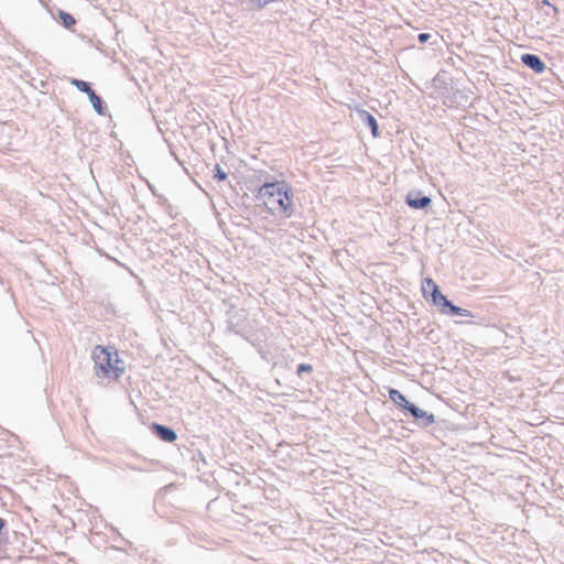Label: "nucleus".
Returning a JSON list of instances; mask_svg holds the SVG:
<instances>
[{"mask_svg":"<svg viewBox=\"0 0 564 564\" xmlns=\"http://www.w3.org/2000/svg\"><path fill=\"white\" fill-rule=\"evenodd\" d=\"M416 421H419L420 425L426 427L434 423V415L427 413L426 411L420 409L415 404L411 403L406 410Z\"/></svg>","mask_w":564,"mask_h":564,"instance_id":"4","label":"nucleus"},{"mask_svg":"<svg viewBox=\"0 0 564 564\" xmlns=\"http://www.w3.org/2000/svg\"><path fill=\"white\" fill-rule=\"evenodd\" d=\"M389 398L395 405L404 410H408L409 404H411V402H409L406 398L397 389H390Z\"/></svg>","mask_w":564,"mask_h":564,"instance_id":"8","label":"nucleus"},{"mask_svg":"<svg viewBox=\"0 0 564 564\" xmlns=\"http://www.w3.org/2000/svg\"><path fill=\"white\" fill-rule=\"evenodd\" d=\"M542 4H543V6H549V7L551 8V11L553 12V18H556V17H557V14H558V9H557V7H555V6L551 4L549 0H542Z\"/></svg>","mask_w":564,"mask_h":564,"instance_id":"16","label":"nucleus"},{"mask_svg":"<svg viewBox=\"0 0 564 564\" xmlns=\"http://www.w3.org/2000/svg\"><path fill=\"white\" fill-rule=\"evenodd\" d=\"M59 19L66 28H70L76 22L74 17L65 11H59Z\"/></svg>","mask_w":564,"mask_h":564,"instance_id":"13","label":"nucleus"},{"mask_svg":"<svg viewBox=\"0 0 564 564\" xmlns=\"http://www.w3.org/2000/svg\"><path fill=\"white\" fill-rule=\"evenodd\" d=\"M95 111L98 113V115H104L105 113V107L102 105V100L101 98L94 91L91 90L90 94L87 95Z\"/></svg>","mask_w":564,"mask_h":564,"instance_id":"11","label":"nucleus"},{"mask_svg":"<svg viewBox=\"0 0 564 564\" xmlns=\"http://www.w3.org/2000/svg\"><path fill=\"white\" fill-rule=\"evenodd\" d=\"M72 84L82 93H85V94H90L91 93V87H90V84L88 82H85V80H80V79H73L72 80Z\"/></svg>","mask_w":564,"mask_h":564,"instance_id":"12","label":"nucleus"},{"mask_svg":"<svg viewBox=\"0 0 564 564\" xmlns=\"http://www.w3.org/2000/svg\"><path fill=\"white\" fill-rule=\"evenodd\" d=\"M434 289L438 290L437 284L432 279H425L422 284V292L425 299L431 296L432 302L434 303Z\"/></svg>","mask_w":564,"mask_h":564,"instance_id":"10","label":"nucleus"},{"mask_svg":"<svg viewBox=\"0 0 564 564\" xmlns=\"http://www.w3.org/2000/svg\"><path fill=\"white\" fill-rule=\"evenodd\" d=\"M434 304L446 315H456L459 313V306H456L444 296L440 290L434 289Z\"/></svg>","mask_w":564,"mask_h":564,"instance_id":"3","label":"nucleus"},{"mask_svg":"<svg viewBox=\"0 0 564 564\" xmlns=\"http://www.w3.org/2000/svg\"><path fill=\"white\" fill-rule=\"evenodd\" d=\"M313 371V367L308 364H301L297 366V370H296V373L299 376H302L303 372H312Z\"/></svg>","mask_w":564,"mask_h":564,"instance_id":"15","label":"nucleus"},{"mask_svg":"<svg viewBox=\"0 0 564 564\" xmlns=\"http://www.w3.org/2000/svg\"><path fill=\"white\" fill-rule=\"evenodd\" d=\"M456 315L464 316V317H473L474 316L470 311L462 308V307H459V313H456Z\"/></svg>","mask_w":564,"mask_h":564,"instance_id":"17","label":"nucleus"},{"mask_svg":"<svg viewBox=\"0 0 564 564\" xmlns=\"http://www.w3.org/2000/svg\"><path fill=\"white\" fill-rule=\"evenodd\" d=\"M257 198L261 199L268 209L279 210L284 217H291L294 212L291 188L285 182L264 183L259 187Z\"/></svg>","mask_w":564,"mask_h":564,"instance_id":"1","label":"nucleus"},{"mask_svg":"<svg viewBox=\"0 0 564 564\" xmlns=\"http://www.w3.org/2000/svg\"><path fill=\"white\" fill-rule=\"evenodd\" d=\"M521 62L532 70L538 74H541L545 70V64L540 58V56L535 54L525 53L521 56Z\"/></svg>","mask_w":564,"mask_h":564,"instance_id":"6","label":"nucleus"},{"mask_svg":"<svg viewBox=\"0 0 564 564\" xmlns=\"http://www.w3.org/2000/svg\"><path fill=\"white\" fill-rule=\"evenodd\" d=\"M152 429L155 434L164 442L172 443L177 438L176 433L169 426L153 423Z\"/></svg>","mask_w":564,"mask_h":564,"instance_id":"7","label":"nucleus"},{"mask_svg":"<svg viewBox=\"0 0 564 564\" xmlns=\"http://www.w3.org/2000/svg\"><path fill=\"white\" fill-rule=\"evenodd\" d=\"M110 347L96 346L93 350L95 373L98 378L119 379L124 371L120 366L122 361L118 358L117 351L112 355Z\"/></svg>","mask_w":564,"mask_h":564,"instance_id":"2","label":"nucleus"},{"mask_svg":"<svg viewBox=\"0 0 564 564\" xmlns=\"http://www.w3.org/2000/svg\"><path fill=\"white\" fill-rule=\"evenodd\" d=\"M430 37H431V35L429 33H420L417 35V40L420 43H426Z\"/></svg>","mask_w":564,"mask_h":564,"instance_id":"18","label":"nucleus"},{"mask_svg":"<svg viewBox=\"0 0 564 564\" xmlns=\"http://www.w3.org/2000/svg\"><path fill=\"white\" fill-rule=\"evenodd\" d=\"M405 202L412 208L423 209L431 204V198L420 192H409Z\"/></svg>","mask_w":564,"mask_h":564,"instance_id":"5","label":"nucleus"},{"mask_svg":"<svg viewBox=\"0 0 564 564\" xmlns=\"http://www.w3.org/2000/svg\"><path fill=\"white\" fill-rule=\"evenodd\" d=\"M215 178L219 182L227 178V173L220 167L219 164L215 166Z\"/></svg>","mask_w":564,"mask_h":564,"instance_id":"14","label":"nucleus"},{"mask_svg":"<svg viewBox=\"0 0 564 564\" xmlns=\"http://www.w3.org/2000/svg\"><path fill=\"white\" fill-rule=\"evenodd\" d=\"M545 14H546L547 17H553V12H552V11L545 12Z\"/></svg>","mask_w":564,"mask_h":564,"instance_id":"19","label":"nucleus"},{"mask_svg":"<svg viewBox=\"0 0 564 564\" xmlns=\"http://www.w3.org/2000/svg\"><path fill=\"white\" fill-rule=\"evenodd\" d=\"M360 118L371 129L372 135L378 137L379 132H378V124H377L376 118L366 110H362L360 112Z\"/></svg>","mask_w":564,"mask_h":564,"instance_id":"9","label":"nucleus"}]
</instances>
